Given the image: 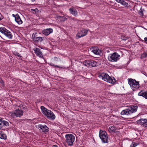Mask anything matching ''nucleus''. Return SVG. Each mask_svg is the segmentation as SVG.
<instances>
[{"label":"nucleus","mask_w":147,"mask_h":147,"mask_svg":"<svg viewBox=\"0 0 147 147\" xmlns=\"http://www.w3.org/2000/svg\"><path fill=\"white\" fill-rule=\"evenodd\" d=\"M138 108V106L132 105L128 109H126L123 110L121 113V114L122 115H129L133 113L136 112Z\"/></svg>","instance_id":"3"},{"label":"nucleus","mask_w":147,"mask_h":147,"mask_svg":"<svg viewBox=\"0 0 147 147\" xmlns=\"http://www.w3.org/2000/svg\"><path fill=\"white\" fill-rule=\"evenodd\" d=\"M52 65L53 66L55 67H59V68H62V67H61L60 66H58L57 65H55L54 64Z\"/></svg>","instance_id":"31"},{"label":"nucleus","mask_w":147,"mask_h":147,"mask_svg":"<svg viewBox=\"0 0 147 147\" xmlns=\"http://www.w3.org/2000/svg\"><path fill=\"white\" fill-rule=\"evenodd\" d=\"M32 39L33 41L35 42L40 43L44 39V38L43 37L38 36L36 33L33 34Z\"/></svg>","instance_id":"7"},{"label":"nucleus","mask_w":147,"mask_h":147,"mask_svg":"<svg viewBox=\"0 0 147 147\" xmlns=\"http://www.w3.org/2000/svg\"><path fill=\"white\" fill-rule=\"evenodd\" d=\"M15 20L19 24H21L22 23L19 16L18 14L16 15V16L15 17Z\"/></svg>","instance_id":"19"},{"label":"nucleus","mask_w":147,"mask_h":147,"mask_svg":"<svg viewBox=\"0 0 147 147\" xmlns=\"http://www.w3.org/2000/svg\"><path fill=\"white\" fill-rule=\"evenodd\" d=\"M90 50L95 54L99 55L101 53V50L96 47H93Z\"/></svg>","instance_id":"13"},{"label":"nucleus","mask_w":147,"mask_h":147,"mask_svg":"<svg viewBox=\"0 0 147 147\" xmlns=\"http://www.w3.org/2000/svg\"><path fill=\"white\" fill-rule=\"evenodd\" d=\"M136 122L138 125H143L144 127H147V120L146 119H141L137 121Z\"/></svg>","instance_id":"10"},{"label":"nucleus","mask_w":147,"mask_h":147,"mask_svg":"<svg viewBox=\"0 0 147 147\" xmlns=\"http://www.w3.org/2000/svg\"><path fill=\"white\" fill-rule=\"evenodd\" d=\"M65 138L67 144L69 146L72 145L75 140V136L72 134H69L65 135Z\"/></svg>","instance_id":"5"},{"label":"nucleus","mask_w":147,"mask_h":147,"mask_svg":"<svg viewBox=\"0 0 147 147\" xmlns=\"http://www.w3.org/2000/svg\"><path fill=\"white\" fill-rule=\"evenodd\" d=\"M88 30L82 29L81 31L78 32L76 35V37L77 38H79L82 37L84 36L87 34Z\"/></svg>","instance_id":"9"},{"label":"nucleus","mask_w":147,"mask_h":147,"mask_svg":"<svg viewBox=\"0 0 147 147\" xmlns=\"http://www.w3.org/2000/svg\"><path fill=\"white\" fill-rule=\"evenodd\" d=\"M12 16H13L15 18V17L16 16V15H15L14 14H13L12 15Z\"/></svg>","instance_id":"37"},{"label":"nucleus","mask_w":147,"mask_h":147,"mask_svg":"<svg viewBox=\"0 0 147 147\" xmlns=\"http://www.w3.org/2000/svg\"><path fill=\"white\" fill-rule=\"evenodd\" d=\"M120 55H118L116 52H115L112 54H111L108 57V59L110 61H117L119 59Z\"/></svg>","instance_id":"6"},{"label":"nucleus","mask_w":147,"mask_h":147,"mask_svg":"<svg viewBox=\"0 0 147 147\" xmlns=\"http://www.w3.org/2000/svg\"><path fill=\"white\" fill-rule=\"evenodd\" d=\"M128 84H129L130 86H133V85L135 84H136L137 82H138L136 81L135 80H134L131 78L128 79Z\"/></svg>","instance_id":"18"},{"label":"nucleus","mask_w":147,"mask_h":147,"mask_svg":"<svg viewBox=\"0 0 147 147\" xmlns=\"http://www.w3.org/2000/svg\"><path fill=\"white\" fill-rule=\"evenodd\" d=\"M0 138L2 139H6V136L5 134H0Z\"/></svg>","instance_id":"24"},{"label":"nucleus","mask_w":147,"mask_h":147,"mask_svg":"<svg viewBox=\"0 0 147 147\" xmlns=\"http://www.w3.org/2000/svg\"><path fill=\"white\" fill-rule=\"evenodd\" d=\"M131 87L133 90H135L136 89L138 88L139 87V82H137L136 84L133 85V86H131Z\"/></svg>","instance_id":"22"},{"label":"nucleus","mask_w":147,"mask_h":147,"mask_svg":"<svg viewBox=\"0 0 147 147\" xmlns=\"http://www.w3.org/2000/svg\"><path fill=\"white\" fill-rule=\"evenodd\" d=\"M40 108L42 113L48 119L53 120L55 119V116L51 111L43 106H41Z\"/></svg>","instance_id":"1"},{"label":"nucleus","mask_w":147,"mask_h":147,"mask_svg":"<svg viewBox=\"0 0 147 147\" xmlns=\"http://www.w3.org/2000/svg\"><path fill=\"white\" fill-rule=\"evenodd\" d=\"M23 114V111L22 110H20L19 109L15 111L13 113V115L12 114V116L14 115L16 116V117H20Z\"/></svg>","instance_id":"12"},{"label":"nucleus","mask_w":147,"mask_h":147,"mask_svg":"<svg viewBox=\"0 0 147 147\" xmlns=\"http://www.w3.org/2000/svg\"><path fill=\"white\" fill-rule=\"evenodd\" d=\"M4 34L9 38H11L12 37L11 32L6 29Z\"/></svg>","instance_id":"20"},{"label":"nucleus","mask_w":147,"mask_h":147,"mask_svg":"<svg viewBox=\"0 0 147 147\" xmlns=\"http://www.w3.org/2000/svg\"><path fill=\"white\" fill-rule=\"evenodd\" d=\"M99 77L104 81L111 84H113L115 82V80L114 78L113 80L107 74L104 73H100L99 75Z\"/></svg>","instance_id":"2"},{"label":"nucleus","mask_w":147,"mask_h":147,"mask_svg":"<svg viewBox=\"0 0 147 147\" xmlns=\"http://www.w3.org/2000/svg\"><path fill=\"white\" fill-rule=\"evenodd\" d=\"M32 12L33 14H35L36 12H38V10L37 8L34 9H31Z\"/></svg>","instance_id":"28"},{"label":"nucleus","mask_w":147,"mask_h":147,"mask_svg":"<svg viewBox=\"0 0 147 147\" xmlns=\"http://www.w3.org/2000/svg\"><path fill=\"white\" fill-rule=\"evenodd\" d=\"M138 95L139 96H142L147 99V91L142 90L138 93Z\"/></svg>","instance_id":"17"},{"label":"nucleus","mask_w":147,"mask_h":147,"mask_svg":"<svg viewBox=\"0 0 147 147\" xmlns=\"http://www.w3.org/2000/svg\"><path fill=\"white\" fill-rule=\"evenodd\" d=\"M116 128L114 126L110 127L109 128V130L111 132H115L116 130Z\"/></svg>","instance_id":"23"},{"label":"nucleus","mask_w":147,"mask_h":147,"mask_svg":"<svg viewBox=\"0 0 147 147\" xmlns=\"http://www.w3.org/2000/svg\"><path fill=\"white\" fill-rule=\"evenodd\" d=\"M16 55L18 57H21V56L20 54L19 53H17L16 54Z\"/></svg>","instance_id":"35"},{"label":"nucleus","mask_w":147,"mask_h":147,"mask_svg":"<svg viewBox=\"0 0 147 147\" xmlns=\"http://www.w3.org/2000/svg\"><path fill=\"white\" fill-rule=\"evenodd\" d=\"M0 83L2 84H4V82L3 80L1 78H0Z\"/></svg>","instance_id":"32"},{"label":"nucleus","mask_w":147,"mask_h":147,"mask_svg":"<svg viewBox=\"0 0 147 147\" xmlns=\"http://www.w3.org/2000/svg\"><path fill=\"white\" fill-rule=\"evenodd\" d=\"M140 14L141 15H142V16H143V10L142 9H140Z\"/></svg>","instance_id":"30"},{"label":"nucleus","mask_w":147,"mask_h":147,"mask_svg":"<svg viewBox=\"0 0 147 147\" xmlns=\"http://www.w3.org/2000/svg\"><path fill=\"white\" fill-rule=\"evenodd\" d=\"M32 1H35L36 0H31Z\"/></svg>","instance_id":"39"},{"label":"nucleus","mask_w":147,"mask_h":147,"mask_svg":"<svg viewBox=\"0 0 147 147\" xmlns=\"http://www.w3.org/2000/svg\"><path fill=\"white\" fill-rule=\"evenodd\" d=\"M69 11L70 13L74 16H76L77 14V11L73 8H71L69 9Z\"/></svg>","instance_id":"21"},{"label":"nucleus","mask_w":147,"mask_h":147,"mask_svg":"<svg viewBox=\"0 0 147 147\" xmlns=\"http://www.w3.org/2000/svg\"><path fill=\"white\" fill-rule=\"evenodd\" d=\"M53 31V29L51 28H48L43 30L42 33L45 36H48Z\"/></svg>","instance_id":"14"},{"label":"nucleus","mask_w":147,"mask_h":147,"mask_svg":"<svg viewBox=\"0 0 147 147\" xmlns=\"http://www.w3.org/2000/svg\"><path fill=\"white\" fill-rule=\"evenodd\" d=\"M127 39H124V38H123V40H126Z\"/></svg>","instance_id":"38"},{"label":"nucleus","mask_w":147,"mask_h":147,"mask_svg":"<svg viewBox=\"0 0 147 147\" xmlns=\"http://www.w3.org/2000/svg\"><path fill=\"white\" fill-rule=\"evenodd\" d=\"M99 137L104 143L108 142V138L107 133L105 131L100 130L99 131Z\"/></svg>","instance_id":"4"},{"label":"nucleus","mask_w":147,"mask_h":147,"mask_svg":"<svg viewBox=\"0 0 147 147\" xmlns=\"http://www.w3.org/2000/svg\"><path fill=\"white\" fill-rule=\"evenodd\" d=\"M52 147H57V146L56 145H53Z\"/></svg>","instance_id":"36"},{"label":"nucleus","mask_w":147,"mask_h":147,"mask_svg":"<svg viewBox=\"0 0 147 147\" xmlns=\"http://www.w3.org/2000/svg\"><path fill=\"white\" fill-rule=\"evenodd\" d=\"M97 64V62L94 60H86L84 62V64L88 67L90 66L92 67L96 66Z\"/></svg>","instance_id":"8"},{"label":"nucleus","mask_w":147,"mask_h":147,"mask_svg":"<svg viewBox=\"0 0 147 147\" xmlns=\"http://www.w3.org/2000/svg\"><path fill=\"white\" fill-rule=\"evenodd\" d=\"M144 41L146 43H147V36L144 38Z\"/></svg>","instance_id":"33"},{"label":"nucleus","mask_w":147,"mask_h":147,"mask_svg":"<svg viewBox=\"0 0 147 147\" xmlns=\"http://www.w3.org/2000/svg\"><path fill=\"white\" fill-rule=\"evenodd\" d=\"M147 57V53L145 52L142 54L141 56V58H143Z\"/></svg>","instance_id":"27"},{"label":"nucleus","mask_w":147,"mask_h":147,"mask_svg":"<svg viewBox=\"0 0 147 147\" xmlns=\"http://www.w3.org/2000/svg\"><path fill=\"white\" fill-rule=\"evenodd\" d=\"M121 4L124 6L125 7L127 6L128 3L124 0H123Z\"/></svg>","instance_id":"25"},{"label":"nucleus","mask_w":147,"mask_h":147,"mask_svg":"<svg viewBox=\"0 0 147 147\" xmlns=\"http://www.w3.org/2000/svg\"><path fill=\"white\" fill-rule=\"evenodd\" d=\"M6 29L5 28H0V32L4 34L5 32Z\"/></svg>","instance_id":"26"},{"label":"nucleus","mask_w":147,"mask_h":147,"mask_svg":"<svg viewBox=\"0 0 147 147\" xmlns=\"http://www.w3.org/2000/svg\"><path fill=\"white\" fill-rule=\"evenodd\" d=\"M34 53L36 55L40 58H43L44 57L42 55V52L40 51V49L38 48H35L34 49Z\"/></svg>","instance_id":"11"},{"label":"nucleus","mask_w":147,"mask_h":147,"mask_svg":"<svg viewBox=\"0 0 147 147\" xmlns=\"http://www.w3.org/2000/svg\"><path fill=\"white\" fill-rule=\"evenodd\" d=\"M3 18V17L1 15V13H0V20H1Z\"/></svg>","instance_id":"34"},{"label":"nucleus","mask_w":147,"mask_h":147,"mask_svg":"<svg viewBox=\"0 0 147 147\" xmlns=\"http://www.w3.org/2000/svg\"><path fill=\"white\" fill-rule=\"evenodd\" d=\"M137 145V143L135 142H133L130 145V147H135Z\"/></svg>","instance_id":"29"},{"label":"nucleus","mask_w":147,"mask_h":147,"mask_svg":"<svg viewBox=\"0 0 147 147\" xmlns=\"http://www.w3.org/2000/svg\"><path fill=\"white\" fill-rule=\"evenodd\" d=\"M38 127L40 128L42 132H47L49 131L48 128L45 125H38Z\"/></svg>","instance_id":"16"},{"label":"nucleus","mask_w":147,"mask_h":147,"mask_svg":"<svg viewBox=\"0 0 147 147\" xmlns=\"http://www.w3.org/2000/svg\"><path fill=\"white\" fill-rule=\"evenodd\" d=\"M4 126H8L9 123L8 122L3 119L2 118H0V127L1 128L2 127Z\"/></svg>","instance_id":"15"}]
</instances>
